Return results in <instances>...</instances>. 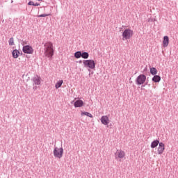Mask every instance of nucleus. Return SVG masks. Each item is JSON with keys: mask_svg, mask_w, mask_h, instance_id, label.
Segmentation results:
<instances>
[{"mask_svg": "<svg viewBox=\"0 0 178 178\" xmlns=\"http://www.w3.org/2000/svg\"><path fill=\"white\" fill-rule=\"evenodd\" d=\"M44 56L49 59H52V56H54V45L52 42H48L44 44Z\"/></svg>", "mask_w": 178, "mask_h": 178, "instance_id": "nucleus-1", "label": "nucleus"}, {"mask_svg": "<svg viewBox=\"0 0 178 178\" xmlns=\"http://www.w3.org/2000/svg\"><path fill=\"white\" fill-rule=\"evenodd\" d=\"M134 35V31L133 30L128 29H125L122 33V40L126 41V40H130L131 37H133Z\"/></svg>", "mask_w": 178, "mask_h": 178, "instance_id": "nucleus-2", "label": "nucleus"}, {"mask_svg": "<svg viewBox=\"0 0 178 178\" xmlns=\"http://www.w3.org/2000/svg\"><path fill=\"white\" fill-rule=\"evenodd\" d=\"M84 67H89V69H95V61L94 60H83Z\"/></svg>", "mask_w": 178, "mask_h": 178, "instance_id": "nucleus-3", "label": "nucleus"}, {"mask_svg": "<svg viewBox=\"0 0 178 178\" xmlns=\"http://www.w3.org/2000/svg\"><path fill=\"white\" fill-rule=\"evenodd\" d=\"M53 153L55 158H58V159H60V158L63 156V147H55Z\"/></svg>", "mask_w": 178, "mask_h": 178, "instance_id": "nucleus-4", "label": "nucleus"}, {"mask_svg": "<svg viewBox=\"0 0 178 178\" xmlns=\"http://www.w3.org/2000/svg\"><path fill=\"white\" fill-rule=\"evenodd\" d=\"M145 80H147V76L145 74H140L136 78V83L138 86H141L145 83Z\"/></svg>", "mask_w": 178, "mask_h": 178, "instance_id": "nucleus-5", "label": "nucleus"}, {"mask_svg": "<svg viewBox=\"0 0 178 178\" xmlns=\"http://www.w3.org/2000/svg\"><path fill=\"white\" fill-rule=\"evenodd\" d=\"M22 51H23L24 54H33V52H34V49L30 45L24 46L22 48Z\"/></svg>", "mask_w": 178, "mask_h": 178, "instance_id": "nucleus-6", "label": "nucleus"}, {"mask_svg": "<svg viewBox=\"0 0 178 178\" xmlns=\"http://www.w3.org/2000/svg\"><path fill=\"white\" fill-rule=\"evenodd\" d=\"M31 80L35 86H40L41 84V76L38 75H35Z\"/></svg>", "mask_w": 178, "mask_h": 178, "instance_id": "nucleus-7", "label": "nucleus"}, {"mask_svg": "<svg viewBox=\"0 0 178 178\" xmlns=\"http://www.w3.org/2000/svg\"><path fill=\"white\" fill-rule=\"evenodd\" d=\"M164 151H165V143L161 142L159 145L157 152L159 155H162Z\"/></svg>", "mask_w": 178, "mask_h": 178, "instance_id": "nucleus-8", "label": "nucleus"}, {"mask_svg": "<svg viewBox=\"0 0 178 178\" xmlns=\"http://www.w3.org/2000/svg\"><path fill=\"white\" fill-rule=\"evenodd\" d=\"M100 120L104 126H108V124H109V118L107 115H103Z\"/></svg>", "mask_w": 178, "mask_h": 178, "instance_id": "nucleus-9", "label": "nucleus"}, {"mask_svg": "<svg viewBox=\"0 0 178 178\" xmlns=\"http://www.w3.org/2000/svg\"><path fill=\"white\" fill-rule=\"evenodd\" d=\"M84 105V102L81 99H78L74 103V106L75 108H81Z\"/></svg>", "mask_w": 178, "mask_h": 178, "instance_id": "nucleus-10", "label": "nucleus"}, {"mask_svg": "<svg viewBox=\"0 0 178 178\" xmlns=\"http://www.w3.org/2000/svg\"><path fill=\"white\" fill-rule=\"evenodd\" d=\"M168 45H169V37L165 35L163 37V46L164 48H166V47H168Z\"/></svg>", "mask_w": 178, "mask_h": 178, "instance_id": "nucleus-11", "label": "nucleus"}, {"mask_svg": "<svg viewBox=\"0 0 178 178\" xmlns=\"http://www.w3.org/2000/svg\"><path fill=\"white\" fill-rule=\"evenodd\" d=\"M12 55L14 59H17L19 58V55H20V51L17 49H14L12 52Z\"/></svg>", "mask_w": 178, "mask_h": 178, "instance_id": "nucleus-12", "label": "nucleus"}, {"mask_svg": "<svg viewBox=\"0 0 178 178\" xmlns=\"http://www.w3.org/2000/svg\"><path fill=\"white\" fill-rule=\"evenodd\" d=\"M118 155V158H120V159H122V158H124L126 154L123 150H120L115 153V155Z\"/></svg>", "mask_w": 178, "mask_h": 178, "instance_id": "nucleus-13", "label": "nucleus"}, {"mask_svg": "<svg viewBox=\"0 0 178 178\" xmlns=\"http://www.w3.org/2000/svg\"><path fill=\"white\" fill-rule=\"evenodd\" d=\"M152 81H154V83H159V81H161V76L154 75L152 79Z\"/></svg>", "mask_w": 178, "mask_h": 178, "instance_id": "nucleus-14", "label": "nucleus"}, {"mask_svg": "<svg viewBox=\"0 0 178 178\" xmlns=\"http://www.w3.org/2000/svg\"><path fill=\"white\" fill-rule=\"evenodd\" d=\"M159 144H161V143H159V140H155L153 142H152L151 148H156V147H158Z\"/></svg>", "mask_w": 178, "mask_h": 178, "instance_id": "nucleus-15", "label": "nucleus"}, {"mask_svg": "<svg viewBox=\"0 0 178 178\" xmlns=\"http://www.w3.org/2000/svg\"><path fill=\"white\" fill-rule=\"evenodd\" d=\"M89 57H90V54H88V52L81 51V58H83V59H88Z\"/></svg>", "mask_w": 178, "mask_h": 178, "instance_id": "nucleus-16", "label": "nucleus"}, {"mask_svg": "<svg viewBox=\"0 0 178 178\" xmlns=\"http://www.w3.org/2000/svg\"><path fill=\"white\" fill-rule=\"evenodd\" d=\"M150 73L152 74V76H155L158 74V70H156V67H150Z\"/></svg>", "mask_w": 178, "mask_h": 178, "instance_id": "nucleus-17", "label": "nucleus"}, {"mask_svg": "<svg viewBox=\"0 0 178 178\" xmlns=\"http://www.w3.org/2000/svg\"><path fill=\"white\" fill-rule=\"evenodd\" d=\"M74 58H76V59H80V58H81V51H78L75 52L74 54Z\"/></svg>", "mask_w": 178, "mask_h": 178, "instance_id": "nucleus-18", "label": "nucleus"}, {"mask_svg": "<svg viewBox=\"0 0 178 178\" xmlns=\"http://www.w3.org/2000/svg\"><path fill=\"white\" fill-rule=\"evenodd\" d=\"M62 84H63V80H60L56 83V88H60V87H62Z\"/></svg>", "mask_w": 178, "mask_h": 178, "instance_id": "nucleus-19", "label": "nucleus"}, {"mask_svg": "<svg viewBox=\"0 0 178 178\" xmlns=\"http://www.w3.org/2000/svg\"><path fill=\"white\" fill-rule=\"evenodd\" d=\"M81 116H88V118H93L92 114L88 113V112H82L81 113Z\"/></svg>", "mask_w": 178, "mask_h": 178, "instance_id": "nucleus-20", "label": "nucleus"}, {"mask_svg": "<svg viewBox=\"0 0 178 178\" xmlns=\"http://www.w3.org/2000/svg\"><path fill=\"white\" fill-rule=\"evenodd\" d=\"M8 44L10 46L15 45V39L13 38H10L8 40Z\"/></svg>", "mask_w": 178, "mask_h": 178, "instance_id": "nucleus-21", "label": "nucleus"}, {"mask_svg": "<svg viewBox=\"0 0 178 178\" xmlns=\"http://www.w3.org/2000/svg\"><path fill=\"white\" fill-rule=\"evenodd\" d=\"M47 16H51V14H41L38 15V17H47Z\"/></svg>", "mask_w": 178, "mask_h": 178, "instance_id": "nucleus-22", "label": "nucleus"}, {"mask_svg": "<svg viewBox=\"0 0 178 178\" xmlns=\"http://www.w3.org/2000/svg\"><path fill=\"white\" fill-rule=\"evenodd\" d=\"M28 5H29L30 6H34V5H35L34 1H30L28 3Z\"/></svg>", "mask_w": 178, "mask_h": 178, "instance_id": "nucleus-23", "label": "nucleus"}, {"mask_svg": "<svg viewBox=\"0 0 178 178\" xmlns=\"http://www.w3.org/2000/svg\"><path fill=\"white\" fill-rule=\"evenodd\" d=\"M34 6H40V3H36L34 4Z\"/></svg>", "mask_w": 178, "mask_h": 178, "instance_id": "nucleus-24", "label": "nucleus"}, {"mask_svg": "<svg viewBox=\"0 0 178 178\" xmlns=\"http://www.w3.org/2000/svg\"><path fill=\"white\" fill-rule=\"evenodd\" d=\"M79 63H83V60H80L79 61Z\"/></svg>", "mask_w": 178, "mask_h": 178, "instance_id": "nucleus-25", "label": "nucleus"}, {"mask_svg": "<svg viewBox=\"0 0 178 178\" xmlns=\"http://www.w3.org/2000/svg\"><path fill=\"white\" fill-rule=\"evenodd\" d=\"M11 3H13V0L11 1Z\"/></svg>", "mask_w": 178, "mask_h": 178, "instance_id": "nucleus-26", "label": "nucleus"}, {"mask_svg": "<svg viewBox=\"0 0 178 178\" xmlns=\"http://www.w3.org/2000/svg\"><path fill=\"white\" fill-rule=\"evenodd\" d=\"M73 102H74V101H72V102H71V104H73Z\"/></svg>", "mask_w": 178, "mask_h": 178, "instance_id": "nucleus-27", "label": "nucleus"}, {"mask_svg": "<svg viewBox=\"0 0 178 178\" xmlns=\"http://www.w3.org/2000/svg\"><path fill=\"white\" fill-rule=\"evenodd\" d=\"M38 1H42V0H38Z\"/></svg>", "mask_w": 178, "mask_h": 178, "instance_id": "nucleus-28", "label": "nucleus"}]
</instances>
